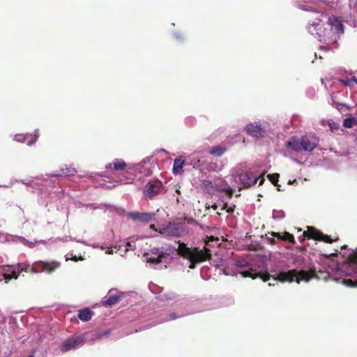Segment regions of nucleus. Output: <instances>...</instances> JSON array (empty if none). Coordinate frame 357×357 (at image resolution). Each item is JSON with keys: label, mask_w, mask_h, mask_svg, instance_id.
Here are the masks:
<instances>
[{"label": "nucleus", "mask_w": 357, "mask_h": 357, "mask_svg": "<svg viewBox=\"0 0 357 357\" xmlns=\"http://www.w3.org/2000/svg\"><path fill=\"white\" fill-rule=\"evenodd\" d=\"M347 248V245H344L342 247V249H346Z\"/></svg>", "instance_id": "c03bdc74"}, {"label": "nucleus", "mask_w": 357, "mask_h": 357, "mask_svg": "<svg viewBox=\"0 0 357 357\" xmlns=\"http://www.w3.org/2000/svg\"><path fill=\"white\" fill-rule=\"evenodd\" d=\"M126 246H127V248H126V251H128L129 249H132V244H131V243H130V242H128V243H126Z\"/></svg>", "instance_id": "e433bc0d"}, {"label": "nucleus", "mask_w": 357, "mask_h": 357, "mask_svg": "<svg viewBox=\"0 0 357 357\" xmlns=\"http://www.w3.org/2000/svg\"><path fill=\"white\" fill-rule=\"evenodd\" d=\"M149 227H150V229H153V230H155V231H157V229H155V225H151L149 226Z\"/></svg>", "instance_id": "a19ab883"}, {"label": "nucleus", "mask_w": 357, "mask_h": 357, "mask_svg": "<svg viewBox=\"0 0 357 357\" xmlns=\"http://www.w3.org/2000/svg\"><path fill=\"white\" fill-rule=\"evenodd\" d=\"M211 153L213 154V155H221L222 153H223V150L220 148H218V147H216V148H213L211 151Z\"/></svg>", "instance_id": "c756f323"}, {"label": "nucleus", "mask_w": 357, "mask_h": 357, "mask_svg": "<svg viewBox=\"0 0 357 357\" xmlns=\"http://www.w3.org/2000/svg\"><path fill=\"white\" fill-rule=\"evenodd\" d=\"M0 273L2 274L6 283L13 279L17 280L19 278L16 264L1 266Z\"/></svg>", "instance_id": "0eeeda50"}, {"label": "nucleus", "mask_w": 357, "mask_h": 357, "mask_svg": "<svg viewBox=\"0 0 357 357\" xmlns=\"http://www.w3.org/2000/svg\"><path fill=\"white\" fill-rule=\"evenodd\" d=\"M28 357H33V356L32 355H31V356H29Z\"/></svg>", "instance_id": "8fccbe9b"}, {"label": "nucleus", "mask_w": 357, "mask_h": 357, "mask_svg": "<svg viewBox=\"0 0 357 357\" xmlns=\"http://www.w3.org/2000/svg\"><path fill=\"white\" fill-rule=\"evenodd\" d=\"M165 233L167 234L169 236H178V225H173L171 224L167 227L165 231Z\"/></svg>", "instance_id": "393cba45"}, {"label": "nucleus", "mask_w": 357, "mask_h": 357, "mask_svg": "<svg viewBox=\"0 0 357 357\" xmlns=\"http://www.w3.org/2000/svg\"><path fill=\"white\" fill-rule=\"evenodd\" d=\"M122 298V294H109L108 297H104L101 303L105 307H112L119 303Z\"/></svg>", "instance_id": "dca6fc26"}, {"label": "nucleus", "mask_w": 357, "mask_h": 357, "mask_svg": "<svg viewBox=\"0 0 357 357\" xmlns=\"http://www.w3.org/2000/svg\"><path fill=\"white\" fill-rule=\"evenodd\" d=\"M271 236L273 237H276L279 240L288 241L289 242L293 244L296 243L294 235L287 231H285L283 234H280L278 232H272Z\"/></svg>", "instance_id": "aec40b11"}, {"label": "nucleus", "mask_w": 357, "mask_h": 357, "mask_svg": "<svg viewBox=\"0 0 357 357\" xmlns=\"http://www.w3.org/2000/svg\"><path fill=\"white\" fill-rule=\"evenodd\" d=\"M234 208H235V206H233L232 207L227 208V204L225 203L222 208V210H226L227 213H232L234 211Z\"/></svg>", "instance_id": "2f4dec72"}, {"label": "nucleus", "mask_w": 357, "mask_h": 357, "mask_svg": "<svg viewBox=\"0 0 357 357\" xmlns=\"http://www.w3.org/2000/svg\"><path fill=\"white\" fill-rule=\"evenodd\" d=\"M93 314L90 309L84 308L79 311L78 317L83 321H88L91 319Z\"/></svg>", "instance_id": "4be33fe9"}, {"label": "nucleus", "mask_w": 357, "mask_h": 357, "mask_svg": "<svg viewBox=\"0 0 357 357\" xmlns=\"http://www.w3.org/2000/svg\"><path fill=\"white\" fill-rule=\"evenodd\" d=\"M340 105L346 107L345 104H340Z\"/></svg>", "instance_id": "de8ad7c7"}, {"label": "nucleus", "mask_w": 357, "mask_h": 357, "mask_svg": "<svg viewBox=\"0 0 357 357\" xmlns=\"http://www.w3.org/2000/svg\"><path fill=\"white\" fill-rule=\"evenodd\" d=\"M245 130L248 135L256 138L263 137L266 132L264 128L257 122L248 124Z\"/></svg>", "instance_id": "9b49d317"}, {"label": "nucleus", "mask_w": 357, "mask_h": 357, "mask_svg": "<svg viewBox=\"0 0 357 357\" xmlns=\"http://www.w3.org/2000/svg\"><path fill=\"white\" fill-rule=\"evenodd\" d=\"M17 272L19 275L22 273H36L40 272H46L47 273H52L58 269L61 264L60 263L52 261L49 262L39 261L35 262L32 266L26 264H16Z\"/></svg>", "instance_id": "f03ea898"}, {"label": "nucleus", "mask_w": 357, "mask_h": 357, "mask_svg": "<svg viewBox=\"0 0 357 357\" xmlns=\"http://www.w3.org/2000/svg\"><path fill=\"white\" fill-rule=\"evenodd\" d=\"M162 183L159 180H153L148 182L144 186L143 192L144 195L151 199L155 195H158L162 189Z\"/></svg>", "instance_id": "423d86ee"}, {"label": "nucleus", "mask_w": 357, "mask_h": 357, "mask_svg": "<svg viewBox=\"0 0 357 357\" xmlns=\"http://www.w3.org/2000/svg\"><path fill=\"white\" fill-rule=\"evenodd\" d=\"M127 167L126 162L121 159L116 158L112 162L107 163L105 166L107 169H114L115 171L123 170Z\"/></svg>", "instance_id": "f3484780"}, {"label": "nucleus", "mask_w": 357, "mask_h": 357, "mask_svg": "<svg viewBox=\"0 0 357 357\" xmlns=\"http://www.w3.org/2000/svg\"><path fill=\"white\" fill-rule=\"evenodd\" d=\"M76 172H77V171L75 168L65 167V168H62L61 169L60 173H57V174H54V176L56 177L71 176H74L76 174Z\"/></svg>", "instance_id": "b1692460"}, {"label": "nucleus", "mask_w": 357, "mask_h": 357, "mask_svg": "<svg viewBox=\"0 0 357 357\" xmlns=\"http://www.w3.org/2000/svg\"><path fill=\"white\" fill-rule=\"evenodd\" d=\"M239 178L244 188H250L255 185L257 181V178L254 177L250 172H246L241 174Z\"/></svg>", "instance_id": "2eb2a0df"}, {"label": "nucleus", "mask_w": 357, "mask_h": 357, "mask_svg": "<svg viewBox=\"0 0 357 357\" xmlns=\"http://www.w3.org/2000/svg\"><path fill=\"white\" fill-rule=\"evenodd\" d=\"M324 27H323V24L321 23V21L319 22H313L312 23H310L308 26L309 32L318 38V33H321L324 31Z\"/></svg>", "instance_id": "a211bd4d"}, {"label": "nucleus", "mask_w": 357, "mask_h": 357, "mask_svg": "<svg viewBox=\"0 0 357 357\" xmlns=\"http://www.w3.org/2000/svg\"><path fill=\"white\" fill-rule=\"evenodd\" d=\"M297 283H300L301 281L307 282L310 279L317 278L319 277L317 275L315 269L310 268L308 271H298L296 269L290 270L287 272H281L279 273L277 275V278H275V280H278L280 282H291L294 280Z\"/></svg>", "instance_id": "7ed1b4c3"}, {"label": "nucleus", "mask_w": 357, "mask_h": 357, "mask_svg": "<svg viewBox=\"0 0 357 357\" xmlns=\"http://www.w3.org/2000/svg\"><path fill=\"white\" fill-rule=\"evenodd\" d=\"M287 147L296 152L301 151L302 150L301 139L299 140L296 137H291L287 143Z\"/></svg>", "instance_id": "6ab92c4d"}, {"label": "nucleus", "mask_w": 357, "mask_h": 357, "mask_svg": "<svg viewBox=\"0 0 357 357\" xmlns=\"http://www.w3.org/2000/svg\"><path fill=\"white\" fill-rule=\"evenodd\" d=\"M300 241L303 242L305 238L313 239L315 241H324L331 243L338 238L332 239L331 236L324 234L319 230L313 227H307V230L303 232L302 238L299 237Z\"/></svg>", "instance_id": "20e7f679"}, {"label": "nucleus", "mask_w": 357, "mask_h": 357, "mask_svg": "<svg viewBox=\"0 0 357 357\" xmlns=\"http://www.w3.org/2000/svg\"><path fill=\"white\" fill-rule=\"evenodd\" d=\"M354 81H355V82H356V84H357V79H354Z\"/></svg>", "instance_id": "09e8293b"}, {"label": "nucleus", "mask_w": 357, "mask_h": 357, "mask_svg": "<svg viewBox=\"0 0 357 357\" xmlns=\"http://www.w3.org/2000/svg\"><path fill=\"white\" fill-rule=\"evenodd\" d=\"M347 259L350 267L353 269H357V252L349 255ZM355 273H357V271H356ZM342 283L349 287H357V278L355 280L351 279H343Z\"/></svg>", "instance_id": "9d476101"}, {"label": "nucleus", "mask_w": 357, "mask_h": 357, "mask_svg": "<svg viewBox=\"0 0 357 357\" xmlns=\"http://www.w3.org/2000/svg\"><path fill=\"white\" fill-rule=\"evenodd\" d=\"M297 183L296 180L294 179L293 181H291V180L289 181L288 184H293V183Z\"/></svg>", "instance_id": "ea45409f"}, {"label": "nucleus", "mask_w": 357, "mask_h": 357, "mask_svg": "<svg viewBox=\"0 0 357 357\" xmlns=\"http://www.w3.org/2000/svg\"><path fill=\"white\" fill-rule=\"evenodd\" d=\"M225 192L227 194L229 198H231L233 194H234V191L231 188H228L227 190H225Z\"/></svg>", "instance_id": "72a5a7b5"}, {"label": "nucleus", "mask_w": 357, "mask_h": 357, "mask_svg": "<svg viewBox=\"0 0 357 357\" xmlns=\"http://www.w3.org/2000/svg\"><path fill=\"white\" fill-rule=\"evenodd\" d=\"M328 125L331 130L332 131L337 130L340 128V124L338 123L335 122L333 120H329L328 121Z\"/></svg>", "instance_id": "cd10ccee"}, {"label": "nucleus", "mask_w": 357, "mask_h": 357, "mask_svg": "<svg viewBox=\"0 0 357 357\" xmlns=\"http://www.w3.org/2000/svg\"><path fill=\"white\" fill-rule=\"evenodd\" d=\"M252 269H250L249 271H241L240 273L243 278H251L252 279H256L257 278H261L264 282L268 281L271 275L266 272L264 273H253Z\"/></svg>", "instance_id": "4468645a"}, {"label": "nucleus", "mask_w": 357, "mask_h": 357, "mask_svg": "<svg viewBox=\"0 0 357 357\" xmlns=\"http://www.w3.org/2000/svg\"><path fill=\"white\" fill-rule=\"evenodd\" d=\"M318 143L319 139L315 135H304L301 137L302 150L312 151L317 146Z\"/></svg>", "instance_id": "1a4fd4ad"}, {"label": "nucleus", "mask_w": 357, "mask_h": 357, "mask_svg": "<svg viewBox=\"0 0 357 357\" xmlns=\"http://www.w3.org/2000/svg\"><path fill=\"white\" fill-rule=\"evenodd\" d=\"M175 191H176V192L177 194H178V189H176V190H175Z\"/></svg>", "instance_id": "49530a36"}, {"label": "nucleus", "mask_w": 357, "mask_h": 357, "mask_svg": "<svg viewBox=\"0 0 357 357\" xmlns=\"http://www.w3.org/2000/svg\"><path fill=\"white\" fill-rule=\"evenodd\" d=\"M268 241L270 242L271 244H275V240L274 238H268Z\"/></svg>", "instance_id": "4c0bfd02"}, {"label": "nucleus", "mask_w": 357, "mask_h": 357, "mask_svg": "<svg viewBox=\"0 0 357 357\" xmlns=\"http://www.w3.org/2000/svg\"><path fill=\"white\" fill-rule=\"evenodd\" d=\"M203 190L208 194H214L217 190L216 185H215L211 181L204 180L203 181Z\"/></svg>", "instance_id": "5701e85b"}, {"label": "nucleus", "mask_w": 357, "mask_h": 357, "mask_svg": "<svg viewBox=\"0 0 357 357\" xmlns=\"http://www.w3.org/2000/svg\"><path fill=\"white\" fill-rule=\"evenodd\" d=\"M129 218L135 221H139L144 223H148L153 220L154 215L149 213H130Z\"/></svg>", "instance_id": "ddd939ff"}, {"label": "nucleus", "mask_w": 357, "mask_h": 357, "mask_svg": "<svg viewBox=\"0 0 357 357\" xmlns=\"http://www.w3.org/2000/svg\"><path fill=\"white\" fill-rule=\"evenodd\" d=\"M173 172L175 174L178 173V158L174 159Z\"/></svg>", "instance_id": "7c9ffc66"}, {"label": "nucleus", "mask_w": 357, "mask_h": 357, "mask_svg": "<svg viewBox=\"0 0 357 357\" xmlns=\"http://www.w3.org/2000/svg\"><path fill=\"white\" fill-rule=\"evenodd\" d=\"M264 181H265V179L264 178H261L260 181H259V185H261L264 183Z\"/></svg>", "instance_id": "79ce46f5"}, {"label": "nucleus", "mask_w": 357, "mask_h": 357, "mask_svg": "<svg viewBox=\"0 0 357 357\" xmlns=\"http://www.w3.org/2000/svg\"><path fill=\"white\" fill-rule=\"evenodd\" d=\"M85 342L86 338L84 335H74L63 341L60 347V349L63 352H66L84 345Z\"/></svg>", "instance_id": "39448f33"}, {"label": "nucleus", "mask_w": 357, "mask_h": 357, "mask_svg": "<svg viewBox=\"0 0 357 357\" xmlns=\"http://www.w3.org/2000/svg\"><path fill=\"white\" fill-rule=\"evenodd\" d=\"M279 177H280V174H278V173H275V174H268V178L271 181V183L275 186H278V187H280V185H278ZM278 189L280 190L279 188H278Z\"/></svg>", "instance_id": "bb28decb"}, {"label": "nucleus", "mask_w": 357, "mask_h": 357, "mask_svg": "<svg viewBox=\"0 0 357 357\" xmlns=\"http://www.w3.org/2000/svg\"><path fill=\"white\" fill-rule=\"evenodd\" d=\"M357 125V118H347L343 121V126L346 128H351Z\"/></svg>", "instance_id": "a878e982"}, {"label": "nucleus", "mask_w": 357, "mask_h": 357, "mask_svg": "<svg viewBox=\"0 0 357 357\" xmlns=\"http://www.w3.org/2000/svg\"><path fill=\"white\" fill-rule=\"evenodd\" d=\"M73 260H75V261H77V260H78V258H77L76 256H75V257H73Z\"/></svg>", "instance_id": "37998d69"}, {"label": "nucleus", "mask_w": 357, "mask_h": 357, "mask_svg": "<svg viewBox=\"0 0 357 357\" xmlns=\"http://www.w3.org/2000/svg\"><path fill=\"white\" fill-rule=\"evenodd\" d=\"M37 137H38V136H36V135H35V136H34V139L29 140V141L27 142V144H33L34 142H36V141L37 140Z\"/></svg>", "instance_id": "c9c22d12"}, {"label": "nucleus", "mask_w": 357, "mask_h": 357, "mask_svg": "<svg viewBox=\"0 0 357 357\" xmlns=\"http://www.w3.org/2000/svg\"><path fill=\"white\" fill-rule=\"evenodd\" d=\"M147 262L153 264H159L163 262L167 259L168 255L165 252H160L158 249L154 248L151 250L150 253L144 255Z\"/></svg>", "instance_id": "6e6552de"}, {"label": "nucleus", "mask_w": 357, "mask_h": 357, "mask_svg": "<svg viewBox=\"0 0 357 357\" xmlns=\"http://www.w3.org/2000/svg\"><path fill=\"white\" fill-rule=\"evenodd\" d=\"M184 160H182V158L180 156V166H179V168H180V174L181 173V170H182V168H183V166L184 165Z\"/></svg>", "instance_id": "f704fd0d"}, {"label": "nucleus", "mask_w": 357, "mask_h": 357, "mask_svg": "<svg viewBox=\"0 0 357 357\" xmlns=\"http://www.w3.org/2000/svg\"><path fill=\"white\" fill-rule=\"evenodd\" d=\"M236 265L238 267H245L246 266V263L244 261H237L236 262Z\"/></svg>", "instance_id": "473e14b6"}, {"label": "nucleus", "mask_w": 357, "mask_h": 357, "mask_svg": "<svg viewBox=\"0 0 357 357\" xmlns=\"http://www.w3.org/2000/svg\"><path fill=\"white\" fill-rule=\"evenodd\" d=\"M333 35L331 28H324L321 33H318V39L321 42L328 43L333 38Z\"/></svg>", "instance_id": "412c9836"}, {"label": "nucleus", "mask_w": 357, "mask_h": 357, "mask_svg": "<svg viewBox=\"0 0 357 357\" xmlns=\"http://www.w3.org/2000/svg\"><path fill=\"white\" fill-rule=\"evenodd\" d=\"M31 137L30 135H16L15 136V139L17 142H22V143H24V142H26L27 141V138Z\"/></svg>", "instance_id": "c85d7f7f"}, {"label": "nucleus", "mask_w": 357, "mask_h": 357, "mask_svg": "<svg viewBox=\"0 0 357 357\" xmlns=\"http://www.w3.org/2000/svg\"><path fill=\"white\" fill-rule=\"evenodd\" d=\"M303 10H312V8L310 6H305L303 8Z\"/></svg>", "instance_id": "58836bf2"}, {"label": "nucleus", "mask_w": 357, "mask_h": 357, "mask_svg": "<svg viewBox=\"0 0 357 357\" xmlns=\"http://www.w3.org/2000/svg\"><path fill=\"white\" fill-rule=\"evenodd\" d=\"M328 24L330 26L333 33H343L344 27L342 22L335 16H331L328 19Z\"/></svg>", "instance_id": "f8f14e48"}, {"label": "nucleus", "mask_w": 357, "mask_h": 357, "mask_svg": "<svg viewBox=\"0 0 357 357\" xmlns=\"http://www.w3.org/2000/svg\"><path fill=\"white\" fill-rule=\"evenodd\" d=\"M212 208H213V209H215H215L217 208V206H216V205H213V206H212Z\"/></svg>", "instance_id": "a18cd8bd"}, {"label": "nucleus", "mask_w": 357, "mask_h": 357, "mask_svg": "<svg viewBox=\"0 0 357 357\" xmlns=\"http://www.w3.org/2000/svg\"><path fill=\"white\" fill-rule=\"evenodd\" d=\"M180 257L188 260L189 268L194 269L197 264L210 260L212 254L206 247L200 250L196 247H188L184 243L180 242Z\"/></svg>", "instance_id": "f257e3e1"}]
</instances>
